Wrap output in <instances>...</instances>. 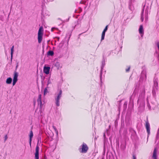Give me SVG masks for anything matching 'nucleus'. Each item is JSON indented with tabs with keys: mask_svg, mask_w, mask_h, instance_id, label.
Returning <instances> with one entry per match:
<instances>
[{
	"mask_svg": "<svg viewBox=\"0 0 159 159\" xmlns=\"http://www.w3.org/2000/svg\"><path fill=\"white\" fill-rule=\"evenodd\" d=\"M145 90L144 89H143L140 92L137 101L138 103H140L142 106H143L145 104Z\"/></svg>",
	"mask_w": 159,
	"mask_h": 159,
	"instance_id": "f257e3e1",
	"label": "nucleus"
},
{
	"mask_svg": "<svg viewBox=\"0 0 159 159\" xmlns=\"http://www.w3.org/2000/svg\"><path fill=\"white\" fill-rule=\"evenodd\" d=\"M62 91L60 90L59 92L55 94V103L57 106L59 107L60 106V99L62 97Z\"/></svg>",
	"mask_w": 159,
	"mask_h": 159,
	"instance_id": "f03ea898",
	"label": "nucleus"
},
{
	"mask_svg": "<svg viewBox=\"0 0 159 159\" xmlns=\"http://www.w3.org/2000/svg\"><path fill=\"white\" fill-rule=\"evenodd\" d=\"M138 94V92L137 90H134L133 93L130 98V100L129 103V105L130 106L133 107L134 106V99L136 96Z\"/></svg>",
	"mask_w": 159,
	"mask_h": 159,
	"instance_id": "7ed1b4c3",
	"label": "nucleus"
},
{
	"mask_svg": "<svg viewBox=\"0 0 159 159\" xmlns=\"http://www.w3.org/2000/svg\"><path fill=\"white\" fill-rule=\"evenodd\" d=\"M82 147L81 150L80 152L83 153H85L88 151L89 148L87 146V144L83 143L82 145L81 146Z\"/></svg>",
	"mask_w": 159,
	"mask_h": 159,
	"instance_id": "20e7f679",
	"label": "nucleus"
},
{
	"mask_svg": "<svg viewBox=\"0 0 159 159\" xmlns=\"http://www.w3.org/2000/svg\"><path fill=\"white\" fill-rule=\"evenodd\" d=\"M18 73L15 71L14 72V77L13 80V85H14L18 80Z\"/></svg>",
	"mask_w": 159,
	"mask_h": 159,
	"instance_id": "39448f33",
	"label": "nucleus"
},
{
	"mask_svg": "<svg viewBox=\"0 0 159 159\" xmlns=\"http://www.w3.org/2000/svg\"><path fill=\"white\" fill-rule=\"evenodd\" d=\"M147 72L145 70H143L141 73L140 79H143V80L146 81L147 79Z\"/></svg>",
	"mask_w": 159,
	"mask_h": 159,
	"instance_id": "423d86ee",
	"label": "nucleus"
},
{
	"mask_svg": "<svg viewBox=\"0 0 159 159\" xmlns=\"http://www.w3.org/2000/svg\"><path fill=\"white\" fill-rule=\"evenodd\" d=\"M41 96L42 95L41 94H39L38 96V98L37 100V102L39 106V107L40 109H41L42 108L43 104L41 100Z\"/></svg>",
	"mask_w": 159,
	"mask_h": 159,
	"instance_id": "0eeeda50",
	"label": "nucleus"
},
{
	"mask_svg": "<svg viewBox=\"0 0 159 159\" xmlns=\"http://www.w3.org/2000/svg\"><path fill=\"white\" fill-rule=\"evenodd\" d=\"M145 127L147 129V131L148 134V135L150 134V125L148 122V119L147 121H146Z\"/></svg>",
	"mask_w": 159,
	"mask_h": 159,
	"instance_id": "6e6552de",
	"label": "nucleus"
},
{
	"mask_svg": "<svg viewBox=\"0 0 159 159\" xmlns=\"http://www.w3.org/2000/svg\"><path fill=\"white\" fill-rule=\"evenodd\" d=\"M39 148L38 146L37 145L35 149V159H39Z\"/></svg>",
	"mask_w": 159,
	"mask_h": 159,
	"instance_id": "1a4fd4ad",
	"label": "nucleus"
},
{
	"mask_svg": "<svg viewBox=\"0 0 159 159\" xmlns=\"http://www.w3.org/2000/svg\"><path fill=\"white\" fill-rule=\"evenodd\" d=\"M50 67L49 66H44L43 68V72L47 75L49 73Z\"/></svg>",
	"mask_w": 159,
	"mask_h": 159,
	"instance_id": "9d476101",
	"label": "nucleus"
},
{
	"mask_svg": "<svg viewBox=\"0 0 159 159\" xmlns=\"http://www.w3.org/2000/svg\"><path fill=\"white\" fill-rule=\"evenodd\" d=\"M139 32L140 34H141V36L142 37L144 34V30L142 25H140V26L139 29Z\"/></svg>",
	"mask_w": 159,
	"mask_h": 159,
	"instance_id": "9b49d317",
	"label": "nucleus"
},
{
	"mask_svg": "<svg viewBox=\"0 0 159 159\" xmlns=\"http://www.w3.org/2000/svg\"><path fill=\"white\" fill-rule=\"evenodd\" d=\"M157 151L156 148H155L154 150L152 157L153 159H157Z\"/></svg>",
	"mask_w": 159,
	"mask_h": 159,
	"instance_id": "f8f14e48",
	"label": "nucleus"
},
{
	"mask_svg": "<svg viewBox=\"0 0 159 159\" xmlns=\"http://www.w3.org/2000/svg\"><path fill=\"white\" fill-rule=\"evenodd\" d=\"M33 136V132L31 130L30 132V134L29 135L30 137V146H31V142L32 140V138Z\"/></svg>",
	"mask_w": 159,
	"mask_h": 159,
	"instance_id": "ddd939ff",
	"label": "nucleus"
},
{
	"mask_svg": "<svg viewBox=\"0 0 159 159\" xmlns=\"http://www.w3.org/2000/svg\"><path fill=\"white\" fill-rule=\"evenodd\" d=\"M154 82V87L156 89H157V88L158 87V82H157V79H154L153 80Z\"/></svg>",
	"mask_w": 159,
	"mask_h": 159,
	"instance_id": "4468645a",
	"label": "nucleus"
},
{
	"mask_svg": "<svg viewBox=\"0 0 159 159\" xmlns=\"http://www.w3.org/2000/svg\"><path fill=\"white\" fill-rule=\"evenodd\" d=\"M43 35H40V34H38V39L39 43H40L42 42L43 39Z\"/></svg>",
	"mask_w": 159,
	"mask_h": 159,
	"instance_id": "2eb2a0df",
	"label": "nucleus"
},
{
	"mask_svg": "<svg viewBox=\"0 0 159 159\" xmlns=\"http://www.w3.org/2000/svg\"><path fill=\"white\" fill-rule=\"evenodd\" d=\"M148 7H147L145 10V19L146 20H147L148 19Z\"/></svg>",
	"mask_w": 159,
	"mask_h": 159,
	"instance_id": "dca6fc26",
	"label": "nucleus"
},
{
	"mask_svg": "<svg viewBox=\"0 0 159 159\" xmlns=\"http://www.w3.org/2000/svg\"><path fill=\"white\" fill-rule=\"evenodd\" d=\"M14 46L13 45L11 49V61H12V57H13V52L14 51Z\"/></svg>",
	"mask_w": 159,
	"mask_h": 159,
	"instance_id": "f3484780",
	"label": "nucleus"
},
{
	"mask_svg": "<svg viewBox=\"0 0 159 159\" xmlns=\"http://www.w3.org/2000/svg\"><path fill=\"white\" fill-rule=\"evenodd\" d=\"M105 65V62H104V61H103L102 62V66L101 67V70L100 74V77L101 79V77H102V69H103V68Z\"/></svg>",
	"mask_w": 159,
	"mask_h": 159,
	"instance_id": "a211bd4d",
	"label": "nucleus"
},
{
	"mask_svg": "<svg viewBox=\"0 0 159 159\" xmlns=\"http://www.w3.org/2000/svg\"><path fill=\"white\" fill-rule=\"evenodd\" d=\"M43 27L41 26L40 27L39 30L38 34H40V35H43Z\"/></svg>",
	"mask_w": 159,
	"mask_h": 159,
	"instance_id": "6ab92c4d",
	"label": "nucleus"
},
{
	"mask_svg": "<svg viewBox=\"0 0 159 159\" xmlns=\"http://www.w3.org/2000/svg\"><path fill=\"white\" fill-rule=\"evenodd\" d=\"M12 81V78L11 77H9L7 79L6 83L7 84H10L11 83Z\"/></svg>",
	"mask_w": 159,
	"mask_h": 159,
	"instance_id": "aec40b11",
	"label": "nucleus"
},
{
	"mask_svg": "<svg viewBox=\"0 0 159 159\" xmlns=\"http://www.w3.org/2000/svg\"><path fill=\"white\" fill-rule=\"evenodd\" d=\"M145 6H143V9L142 13H141V20L142 21H143L144 19V17L143 16V14L144 12V7H145Z\"/></svg>",
	"mask_w": 159,
	"mask_h": 159,
	"instance_id": "412c9836",
	"label": "nucleus"
},
{
	"mask_svg": "<svg viewBox=\"0 0 159 159\" xmlns=\"http://www.w3.org/2000/svg\"><path fill=\"white\" fill-rule=\"evenodd\" d=\"M106 32V31L103 30L102 34L101 41L104 39Z\"/></svg>",
	"mask_w": 159,
	"mask_h": 159,
	"instance_id": "4be33fe9",
	"label": "nucleus"
},
{
	"mask_svg": "<svg viewBox=\"0 0 159 159\" xmlns=\"http://www.w3.org/2000/svg\"><path fill=\"white\" fill-rule=\"evenodd\" d=\"M54 66L56 67L57 69H59L60 67V64L58 62H56L54 64Z\"/></svg>",
	"mask_w": 159,
	"mask_h": 159,
	"instance_id": "5701e85b",
	"label": "nucleus"
},
{
	"mask_svg": "<svg viewBox=\"0 0 159 159\" xmlns=\"http://www.w3.org/2000/svg\"><path fill=\"white\" fill-rule=\"evenodd\" d=\"M54 54V52L53 51H49L48 52V55L49 56H52Z\"/></svg>",
	"mask_w": 159,
	"mask_h": 159,
	"instance_id": "b1692460",
	"label": "nucleus"
},
{
	"mask_svg": "<svg viewBox=\"0 0 159 159\" xmlns=\"http://www.w3.org/2000/svg\"><path fill=\"white\" fill-rule=\"evenodd\" d=\"M48 87H47L46 88L44 91V95H45L46 94H47V93H48Z\"/></svg>",
	"mask_w": 159,
	"mask_h": 159,
	"instance_id": "393cba45",
	"label": "nucleus"
},
{
	"mask_svg": "<svg viewBox=\"0 0 159 159\" xmlns=\"http://www.w3.org/2000/svg\"><path fill=\"white\" fill-rule=\"evenodd\" d=\"M52 127L54 129L56 133V134H57V135H58V131L57 130V129L54 126V125L52 126Z\"/></svg>",
	"mask_w": 159,
	"mask_h": 159,
	"instance_id": "a878e982",
	"label": "nucleus"
},
{
	"mask_svg": "<svg viewBox=\"0 0 159 159\" xmlns=\"http://www.w3.org/2000/svg\"><path fill=\"white\" fill-rule=\"evenodd\" d=\"M152 93L153 96H155L156 94V91L154 88H153L152 90Z\"/></svg>",
	"mask_w": 159,
	"mask_h": 159,
	"instance_id": "bb28decb",
	"label": "nucleus"
},
{
	"mask_svg": "<svg viewBox=\"0 0 159 159\" xmlns=\"http://www.w3.org/2000/svg\"><path fill=\"white\" fill-rule=\"evenodd\" d=\"M147 106L148 107L149 109L151 110V107L148 101L147 102Z\"/></svg>",
	"mask_w": 159,
	"mask_h": 159,
	"instance_id": "cd10ccee",
	"label": "nucleus"
},
{
	"mask_svg": "<svg viewBox=\"0 0 159 159\" xmlns=\"http://www.w3.org/2000/svg\"><path fill=\"white\" fill-rule=\"evenodd\" d=\"M130 68V66H129L128 67V68L127 69H126L125 70L126 72H128Z\"/></svg>",
	"mask_w": 159,
	"mask_h": 159,
	"instance_id": "c85d7f7f",
	"label": "nucleus"
},
{
	"mask_svg": "<svg viewBox=\"0 0 159 159\" xmlns=\"http://www.w3.org/2000/svg\"><path fill=\"white\" fill-rule=\"evenodd\" d=\"M51 81L50 80V79H49L48 81V84H47V86H48V85L49 84H51Z\"/></svg>",
	"mask_w": 159,
	"mask_h": 159,
	"instance_id": "c756f323",
	"label": "nucleus"
},
{
	"mask_svg": "<svg viewBox=\"0 0 159 159\" xmlns=\"http://www.w3.org/2000/svg\"><path fill=\"white\" fill-rule=\"evenodd\" d=\"M108 29V25H107L106 27H105V29L104 30L107 31Z\"/></svg>",
	"mask_w": 159,
	"mask_h": 159,
	"instance_id": "7c9ffc66",
	"label": "nucleus"
},
{
	"mask_svg": "<svg viewBox=\"0 0 159 159\" xmlns=\"http://www.w3.org/2000/svg\"><path fill=\"white\" fill-rule=\"evenodd\" d=\"M4 138H5L4 141H5V142L6 141L7 139V138H8L7 135L5 136Z\"/></svg>",
	"mask_w": 159,
	"mask_h": 159,
	"instance_id": "2f4dec72",
	"label": "nucleus"
},
{
	"mask_svg": "<svg viewBox=\"0 0 159 159\" xmlns=\"http://www.w3.org/2000/svg\"><path fill=\"white\" fill-rule=\"evenodd\" d=\"M133 159H136V157L134 155H133Z\"/></svg>",
	"mask_w": 159,
	"mask_h": 159,
	"instance_id": "473e14b6",
	"label": "nucleus"
},
{
	"mask_svg": "<svg viewBox=\"0 0 159 159\" xmlns=\"http://www.w3.org/2000/svg\"><path fill=\"white\" fill-rule=\"evenodd\" d=\"M56 28L55 27H53L52 28V29H51V31H53V30L55 29H56Z\"/></svg>",
	"mask_w": 159,
	"mask_h": 159,
	"instance_id": "72a5a7b5",
	"label": "nucleus"
},
{
	"mask_svg": "<svg viewBox=\"0 0 159 159\" xmlns=\"http://www.w3.org/2000/svg\"><path fill=\"white\" fill-rule=\"evenodd\" d=\"M103 136H104V138H105V137H106V135H105V133L104 134Z\"/></svg>",
	"mask_w": 159,
	"mask_h": 159,
	"instance_id": "f704fd0d",
	"label": "nucleus"
},
{
	"mask_svg": "<svg viewBox=\"0 0 159 159\" xmlns=\"http://www.w3.org/2000/svg\"><path fill=\"white\" fill-rule=\"evenodd\" d=\"M18 65H17V66H16V68H17V67H18Z\"/></svg>",
	"mask_w": 159,
	"mask_h": 159,
	"instance_id": "c9c22d12",
	"label": "nucleus"
},
{
	"mask_svg": "<svg viewBox=\"0 0 159 159\" xmlns=\"http://www.w3.org/2000/svg\"><path fill=\"white\" fill-rule=\"evenodd\" d=\"M57 38H58V39H59V37H57Z\"/></svg>",
	"mask_w": 159,
	"mask_h": 159,
	"instance_id": "e433bc0d",
	"label": "nucleus"
}]
</instances>
